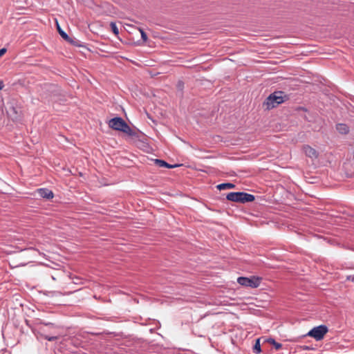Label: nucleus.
Listing matches in <instances>:
<instances>
[{
  "mask_svg": "<svg viewBox=\"0 0 354 354\" xmlns=\"http://www.w3.org/2000/svg\"><path fill=\"white\" fill-rule=\"evenodd\" d=\"M154 162L159 167L174 168L178 166V165H170L160 159H155Z\"/></svg>",
  "mask_w": 354,
  "mask_h": 354,
  "instance_id": "1a4fd4ad",
  "label": "nucleus"
},
{
  "mask_svg": "<svg viewBox=\"0 0 354 354\" xmlns=\"http://www.w3.org/2000/svg\"><path fill=\"white\" fill-rule=\"evenodd\" d=\"M6 52V48L0 49V57L1 56H3L5 54Z\"/></svg>",
  "mask_w": 354,
  "mask_h": 354,
  "instance_id": "4be33fe9",
  "label": "nucleus"
},
{
  "mask_svg": "<svg viewBox=\"0 0 354 354\" xmlns=\"http://www.w3.org/2000/svg\"><path fill=\"white\" fill-rule=\"evenodd\" d=\"M39 324H44V326H49L50 328H54V324L52 323H44L42 322H39Z\"/></svg>",
  "mask_w": 354,
  "mask_h": 354,
  "instance_id": "aec40b11",
  "label": "nucleus"
},
{
  "mask_svg": "<svg viewBox=\"0 0 354 354\" xmlns=\"http://www.w3.org/2000/svg\"><path fill=\"white\" fill-rule=\"evenodd\" d=\"M3 82L0 80V91L3 88Z\"/></svg>",
  "mask_w": 354,
  "mask_h": 354,
  "instance_id": "5701e85b",
  "label": "nucleus"
},
{
  "mask_svg": "<svg viewBox=\"0 0 354 354\" xmlns=\"http://www.w3.org/2000/svg\"><path fill=\"white\" fill-rule=\"evenodd\" d=\"M328 332V328L325 325H320L312 328L307 335L313 337L317 341L322 339Z\"/></svg>",
  "mask_w": 354,
  "mask_h": 354,
  "instance_id": "7ed1b4c3",
  "label": "nucleus"
},
{
  "mask_svg": "<svg viewBox=\"0 0 354 354\" xmlns=\"http://www.w3.org/2000/svg\"><path fill=\"white\" fill-rule=\"evenodd\" d=\"M110 27L111 28V30L113 31V32L115 35H118L119 34V30H118V28L115 24V22H111L110 23Z\"/></svg>",
  "mask_w": 354,
  "mask_h": 354,
  "instance_id": "dca6fc26",
  "label": "nucleus"
},
{
  "mask_svg": "<svg viewBox=\"0 0 354 354\" xmlns=\"http://www.w3.org/2000/svg\"><path fill=\"white\" fill-rule=\"evenodd\" d=\"M228 201L243 203V192H230L226 196Z\"/></svg>",
  "mask_w": 354,
  "mask_h": 354,
  "instance_id": "423d86ee",
  "label": "nucleus"
},
{
  "mask_svg": "<svg viewBox=\"0 0 354 354\" xmlns=\"http://www.w3.org/2000/svg\"><path fill=\"white\" fill-rule=\"evenodd\" d=\"M303 151L304 153L309 158H316L317 157V153L316 150L309 145H304L303 147Z\"/></svg>",
  "mask_w": 354,
  "mask_h": 354,
  "instance_id": "6e6552de",
  "label": "nucleus"
},
{
  "mask_svg": "<svg viewBox=\"0 0 354 354\" xmlns=\"http://www.w3.org/2000/svg\"><path fill=\"white\" fill-rule=\"evenodd\" d=\"M337 131L341 134H347L349 131L348 127L345 124H337L336 125Z\"/></svg>",
  "mask_w": 354,
  "mask_h": 354,
  "instance_id": "9d476101",
  "label": "nucleus"
},
{
  "mask_svg": "<svg viewBox=\"0 0 354 354\" xmlns=\"http://www.w3.org/2000/svg\"><path fill=\"white\" fill-rule=\"evenodd\" d=\"M283 98V92H274L266 98L263 102V106L267 109H271L282 103L284 101Z\"/></svg>",
  "mask_w": 354,
  "mask_h": 354,
  "instance_id": "f03ea898",
  "label": "nucleus"
},
{
  "mask_svg": "<svg viewBox=\"0 0 354 354\" xmlns=\"http://www.w3.org/2000/svg\"><path fill=\"white\" fill-rule=\"evenodd\" d=\"M37 194L40 197L46 199H51L54 196L53 192L51 190L46 188L38 189Z\"/></svg>",
  "mask_w": 354,
  "mask_h": 354,
  "instance_id": "0eeeda50",
  "label": "nucleus"
},
{
  "mask_svg": "<svg viewBox=\"0 0 354 354\" xmlns=\"http://www.w3.org/2000/svg\"><path fill=\"white\" fill-rule=\"evenodd\" d=\"M234 187H235V185L230 183H221L216 186L217 189L219 190L232 189V188H234Z\"/></svg>",
  "mask_w": 354,
  "mask_h": 354,
  "instance_id": "9b49d317",
  "label": "nucleus"
},
{
  "mask_svg": "<svg viewBox=\"0 0 354 354\" xmlns=\"http://www.w3.org/2000/svg\"><path fill=\"white\" fill-rule=\"evenodd\" d=\"M44 338L50 342H53V341H55L57 339V337L56 336H48V335H45L44 336Z\"/></svg>",
  "mask_w": 354,
  "mask_h": 354,
  "instance_id": "6ab92c4d",
  "label": "nucleus"
},
{
  "mask_svg": "<svg viewBox=\"0 0 354 354\" xmlns=\"http://www.w3.org/2000/svg\"><path fill=\"white\" fill-rule=\"evenodd\" d=\"M252 350L254 353H259L261 352V349L259 339H256V342L253 346Z\"/></svg>",
  "mask_w": 354,
  "mask_h": 354,
  "instance_id": "ddd939ff",
  "label": "nucleus"
},
{
  "mask_svg": "<svg viewBox=\"0 0 354 354\" xmlns=\"http://www.w3.org/2000/svg\"><path fill=\"white\" fill-rule=\"evenodd\" d=\"M267 341H268V342L272 344L277 350H279L282 347V344L279 342H277L274 339L270 338V339H268Z\"/></svg>",
  "mask_w": 354,
  "mask_h": 354,
  "instance_id": "4468645a",
  "label": "nucleus"
},
{
  "mask_svg": "<svg viewBox=\"0 0 354 354\" xmlns=\"http://www.w3.org/2000/svg\"><path fill=\"white\" fill-rule=\"evenodd\" d=\"M254 200V196L245 193V202H251Z\"/></svg>",
  "mask_w": 354,
  "mask_h": 354,
  "instance_id": "f3484780",
  "label": "nucleus"
},
{
  "mask_svg": "<svg viewBox=\"0 0 354 354\" xmlns=\"http://www.w3.org/2000/svg\"><path fill=\"white\" fill-rule=\"evenodd\" d=\"M139 30H140V32L141 33V37H142V40L144 41H146L147 40V34L141 28H139Z\"/></svg>",
  "mask_w": 354,
  "mask_h": 354,
  "instance_id": "a211bd4d",
  "label": "nucleus"
},
{
  "mask_svg": "<svg viewBox=\"0 0 354 354\" xmlns=\"http://www.w3.org/2000/svg\"><path fill=\"white\" fill-rule=\"evenodd\" d=\"M109 126L114 130L122 131L130 136H138L137 133L132 130L127 123L120 117H115L111 119L109 122Z\"/></svg>",
  "mask_w": 354,
  "mask_h": 354,
  "instance_id": "f257e3e1",
  "label": "nucleus"
},
{
  "mask_svg": "<svg viewBox=\"0 0 354 354\" xmlns=\"http://www.w3.org/2000/svg\"><path fill=\"white\" fill-rule=\"evenodd\" d=\"M262 281V277L257 276L245 277V288L249 287L252 288H258Z\"/></svg>",
  "mask_w": 354,
  "mask_h": 354,
  "instance_id": "20e7f679",
  "label": "nucleus"
},
{
  "mask_svg": "<svg viewBox=\"0 0 354 354\" xmlns=\"http://www.w3.org/2000/svg\"><path fill=\"white\" fill-rule=\"evenodd\" d=\"M57 28L59 34L66 41L70 39V37L60 28L59 24L57 22Z\"/></svg>",
  "mask_w": 354,
  "mask_h": 354,
  "instance_id": "f8f14e48",
  "label": "nucleus"
},
{
  "mask_svg": "<svg viewBox=\"0 0 354 354\" xmlns=\"http://www.w3.org/2000/svg\"><path fill=\"white\" fill-rule=\"evenodd\" d=\"M8 116L14 121H17L21 119V110L20 107L11 106L7 111Z\"/></svg>",
  "mask_w": 354,
  "mask_h": 354,
  "instance_id": "39448f33",
  "label": "nucleus"
},
{
  "mask_svg": "<svg viewBox=\"0 0 354 354\" xmlns=\"http://www.w3.org/2000/svg\"><path fill=\"white\" fill-rule=\"evenodd\" d=\"M237 281H238V283H239L240 285L243 286V281H244L243 277H239L237 279Z\"/></svg>",
  "mask_w": 354,
  "mask_h": 354,
  "instance_id": "412c9836",
  "label": "nucleus"
},
{
  "mask_svg": "<svg viewBox=\"0 0 354 354\" xmlns=\"http://www.w3.org/2000/svg\"><path fill=\"white\" fill-rule=\"evenodd\" d=\"M352 281H354V276L353 277Z\"/></svg>",
  "mask_w": 354,
  "mask_h": 354,
  "instance_id": "b1692460",
  "label": "nucleus"
},
{
  "mask_svg": "<svg viewBox=\"0 0 354 354\" xmlns=\"http://www.w3.org/2000/svg\"><path fill=\"white\" fill-rule=\"evenodd\" d=\"M66 41L69 42L70 44H71L75 46H82L81 41L75 38L72 39L70 37V39L67 40Z\"/></svg>",
  "mask_w": 354,
  "mask_h": 354,
  "instance_id": "2eb2a0df",
  "label": "nucleus"
}]
</instances>
